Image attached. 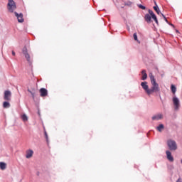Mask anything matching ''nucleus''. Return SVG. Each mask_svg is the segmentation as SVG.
I'll return each instance as SVG.
<instances>
[{
	"instance_id": "393cba45",
	"label": "nucleus",
	"mask_w": 182,
	"mask_h": 182,
	"mask_svg": "<svg viewBox=\"0 0 182 182\" xmlns=\"http://www.w3.org/2000/svg\"><path fill=\"white\" fill-rule=\"evenodd\" d=\"M28 92L29 93H31V95L33 99H35V92H33L31 91V90H29V89L28 90Z\"/></svg>"
},
{
	"instance_id": "5701e85b",
	"label": "nucleus",
	"mask_w": 182,
	"mask_h": 182,
	"mask_svg": "<svg viewBox=\"0 0 182 182\" xmlns=\"http://www.w3.org/2000/svg\"><path fill=\"white\" fill-rule=\"evenodd\" d=\"M44 135H45V137H46V140L48 143L49 141V137L48 136V132H46V130L44 131Z\"/></svg>"
},
{
	"instance_id": "bb28decb",
	"label": "nucleus",
	"mask_w": 182,
	"mask_h": 182,
	"mask_svg": "<svg viewBox=\"0 0 182 182\" xmlns=\"http://www.w3.org/2000/svg\"><path fill=\"white\" fill-rule=\"evenodd\" d=\"M125 6H130L132 5V2L131 1H127L124 4Z\"/></svg>"
},
{
	"instance_id": "9d476101",
	"label": "nucleus",
	"mask_w": 182,
	"mask_h": 182,
	"mask_svg": "<svg viewBox=\"0 0 182 182\" xmlns=\"http://www.w3.org/2000/svg\"><path fill=\"white\" fill-rule=\"evenodd\" d=\"M166 154L169 161H171V162L174 161V158L173 157V156H171V152H170V151H166Z\"/></svg>"
},
{
	"instance_id": "f8f14e48",
	"label": "nucleus",
	"mask_w": 182,
	"mask_h": 182,
	"mask_svg": "<svg viewBox=\"0 0 182 182\" xmlns=\"http://www.w3.org/2000/svg\"><path fill=\"white\" fill-rule=\"evenodd\" d=\"M32 156H33V150L29 149V150L26 151V159H31V157H32Z\"/></svg>"
},
{
	"instance_id": "a211bd4d",
	"label": "nucleus",
	"mask_w": 182,
	"mask_h": 182,
	"mask_svg": "<svg viewBox=\"0 0 182 182\" xmlns=\"http://www.w3.org/2000/svg\"><path fill=\"white\" fill-rule=\"evenodd\" d=\"M0 168H1V170H5V168H6V164H5L4 162H1L0 163Z\"/></svg>"
},
{
	"instance_id": "0eeeda50",
	"label": "nucleus",
	"mask_w": 182,
	"mask_h": 182,
	"mask_svg": "<svg viewBox=\"0 0 182 182\" xmlns=\"http://www.w3.org/2000/svg\"><path fill=\"white\" fill-rule=\"evenodd\" d=\"M15 16H16L17 19H18V22H19L20 23H22V22H23V14H22V13L18 14V12L15 11L14 12Z\"/></svg>"
},
{
	"instance_id": "39448f33",
	"label": "nucleus",
	"mask_w": 182,
	"mask_h": 182,
	"mask_svg": "<svg viewBox=\"0 0 182 182\" xmlns=\"http://www.w3.org/2000/svg\"><path fill=\"white\" fill-rule=\"evenodd\" d=\"M173 103L175 110H178L180 109V100L175 96L173 97Z\"/></svg>"
},
{
	"instance_id": "f257e3e1",
	"label": "nucleus",
	"mask_w": 182,
	"mask_h": 182,
	"mask_svg": "<svg viewBox=\"0 0 182 182\" xmlns=\"http://www.w3.org/2000/svg\"><path fill=\"white\" fill-rule=\"evenodd\" d=\"M151 87L149 88V90L148 91V96H150V95H153V93H158V92H160V87H159V84L156 82H151Z\"/></svg>"
},
{
	"instance_id": "b1692460",
	"label": "nucleus",
	"mask_w": 182,
	"mask_h": 182,
	"mask_svg": "<svg viewBox=\"0 0 182 182\" xmlns=\"http://www.w3.org/2000/svg\"><path fill=\"white\" fill-rule=\"evenodd\" d=\"M133 36H134V41H136V42H139V43H140V41H139V40L137 39V33H134Z\"/></svg>"
},
{
	"instance_id": "7ed1b4c3",
	"label": "nucleus",
	"mask_w": 182,
	"mask_h": 182,
	"mask_svg": "<svg viewBox=\"0 0 182 182\" xmlns=\"http://www.w3.org/2000/svg\"><path fill=\"white\" fill-rule=\"evenodd\" d=\"M23 54L24 55L27 62H28V63L30 65L32 64V58H31V55H29V53H28V48H26V46H24L22 50Z\"/></svg>"
},
{
	"instance_id": "4468645a",
	"label": "nucleus",
	"mask_w": 182,
	"mask_h": 182,
	"mask_svg": "<svg viewBox=\"0 0 182 182\" xmlns=\"http://www.w3.org/2000/svg\"><path fill=\"white\" fill-rule=\"evenodd\" d=\"M3 107L4 109H9V107H11V104L9 102L5 101L3 103Z\"/></svg>"
},
{
	"instance_id": "c756f323",
	"label": "nucleus",
	"mask_w": 182,
	"mask_h": 182,
	"mask_svg": "<svg viewBox=\"0 0 182 182\" xmlns=\"http://www.w3.org/2000/svg\"><path fill=\"white\" fill-rule=\"evenodd\" d=\"M168 25H170V26H173V28H175V26H173V24L171 23H170V22L168 23Z\"/></svg>"
},
{
	"instance_id": "dca6fc26",
	"label": "nucleus",
	"mask_w": 182,
	"mask_h": 182,
	"mask_svg": "<svg viewBox=\"0 0 182 182\" xmlns=\"http://www.w3.org/2000/svg\"><path fill=\"white\" fill-rule=\"evenodd\" d=\"M164 129V125L162 124H159V126H158V127H156V130H157L158 132H163Z\"/></svg>"
},
{
	"instance_id": "423d86ee",
	"label": "nucleus",
	"mask_w": 182,
	"mask_h": 182,
	"mask_svg": "<svg viewBox=\"0 0 182 182\" xmlns=\"http://www.w3.org/2000/svg\"><path fill=\"white\" fill-rule=\"evenodd\" d=\"M11 97H12V92L9 90H6L4 92V100H6L7 102H11Z\"/></svg>"
},
{
	"instance_id": "2eb2a0df",
	"label": "nucleus",
	"mask_w": 182,
	"mask_h": 182,
	"mask_svg": "<svg viewBox=\"0 0 182 182\" xmlns=\"http://www.w3.org/2000/svg\"><path fill=\"white\" fill-rule=\"evenodd\" d=\"M141 73H142L141 80H146V79H147V73H146V70H143Z\"/></svg>"
},
{
	"instance_id": "4be33fe9",
	"label": "nucleus",
	"mask_w": 182,
	"mask_h": 182,
	"mask_svg": "<svg viewBox=\"0 0 182 182\" xmlns=\"http://www.w3.org/2000/svg\"><path fill=\"white\" fill-rule=\"evenodd\" d=\"M171 89L172 93H176V92L177 90V88L176 87V86L171 85Z\"/></svg>"
},
{
	"instance_id": "1a4fd4ad",
	"label": "nucleus",
	"mask_w": 182,
	"mask_h": 182,
	"mask_svg": "<svg viewBox=\"0 0 182 182\" xmlns=\"http://www.w3.org/2000/svg\"><path fill=\"white\" fill-rule=\"evenodd\" d=\"M39 92L41 97H46L48 96V90L46 88H41Z\"/></svg>"
},
{
	"instance_id": "412c9836",
	"label": "nucleus",
	"mask_w": 182,
	"mask_h": 182,
	"mask_svg": "<svg viewBox=\"0 0 182 182\" xmlns=\"http://www.w3.org/2000/svg\"><path fill=\"white\" fill-rule=\"evenodd\" d=\"M21 119L23 122H28V116H26V114L21 115Z\"/></svg>"
},
{
	"instance_id": "aec40b11",
	"label": "nucleus",
	"mask_w": 182,
	"mask_h": 182,
	"mask_svg": "<svg viewBox=\"0 0 182 182\" xmlns=\"http://www.w3.org/2000/svg\"><path fill=\"white\" fill-rule=\"evenodd\" d=\"M150 80H151V83H153L156 82V79L154 78V75H153L152 73L149 74Z\"/></svg>"
},
{
	"instance_id": "7c9ffc66",
	"label": "nucleus",
	"mask_w": 182,
	"mask_h": 182,
	"mask_svg": "<svg viewBox=\"0 0 182 182\" xmlns=\"http://www.w3.org/2000/svg\"><path fill=\"white\" fill-rule=\"evenodd\" d=\"M12 55H13V56H15V51H12Z\"/></svg>"
},
{
	"instance_id": "2f4dec72",
	"label": "nucleus",
	"mask_w": 182,
	"mask_h": 182,
	"mask_svg": "<svg viewBox=\"0 0 182 182\" xmlns=\"http://www.w3.org/2000/svg\"><path fill=\"white\" fill-rule=\"evenodd\" d=\"M176 182H181V180L180 178H178Z\"/></svg>"
},
{
	"instance_id": "cd10ccee",
	"label": "nucleus",
	"mask_w": 182,
	"mask_h": 182,
	"mask_svg": "<svg viewBox=\"0 0 182 182\" xmlns=\"http://www.w3.org/2000/svg\"><path fill=\"white\" fill-rule=\"evenodd\" d=\"M139 8H140V9H143V10L146 9V6H143L141 4L139 5Z\"/></svg>"
},
{
	"instance_id": "a878e982",
	"label": "nucleus",
	"mask_w": 182,
	"mask_h": 182,
	"mask_svg": "<svg viewBox=\"0 0 182 182\" xmlns=\"http://www.w3.org/2000/svg\"><path fill=\"white\" fill-rule=\"evenodd\" d=\"M161 15L163 16L165 22L168 23V21L167 20V18H166V16H164V14H161Z\"/></svg>"
},
{
	"instance_id": "9b49d317",
	"label": "nucleus",
	"mask_w": 182,
	"mask_h": 182,
	"mask_svg": "<svg viewBox=\"0 0 182 182\" xmlns=\"http://www.w3.org/2000/svg\"><path fill=\"white\" fill-rule=\"evenodd\" d=\"M161 119H163L162 114H157L152 117V120H161Z\"/></svg>"
},
{
	"instance_id": "c85d7f7f",
	"label": "nucleus",
	"mask_w": 182,
	"mask_h": 182,
	"mask_svg": "<svg viewBox=\"0 0 182 182\" xmlns=\"http://www.w3.org/2000/svg\"><path fill=\"white\" fill-rule=\"evenodd\" d=\"M153 19L156 22V25H159V20H157V16H155Z\"/></svg>"
},
{
	"instance_id": "72a5a7b5",
	"label": "nucleus",
	"mask_w": 182,
	"mask_h": 182,
	"mask_svg": "<svg viewBox=\"0 0 182 182\" xmlns=\"http://www.w3.org/2000/svg\"><path fill=\"white\" fill-rule=\"evenodd\" d=\"M154 4H155V6H158L156 1H154Z\"/></svg>"
},
{
	"instance_id": "f03ea898",
	"label": "nucleus",
	"mask_w": 182,
	"mask_h": 182,
	"mask_svg": "<svg viewBox=\"0 0 182 182\" xmlns=\"http://www.w3.org/2000/svg\"><path fill=\"white\" fill-rule=\"evenodd\" d=\"M7 9L9 12L13 14V12L16 9V4L14 0H9L7 4Z\"/></svg>"
},
{
	"instance_id": "f3484780",
	"label": "nucleus",
	"mask_w": 182,
	"mask_h": 182,
	"mask_svg": "<svg viewBox=\"0 0 182 182\" xmlns=\"http://www.w3.org/2000/svg\"><path fill=\"white\" fill-rule=\"evenodd\" d=\"M154 9L158 15H160V14H162L161 12H160V8H159V6H154Z\"/></svg>"
},
{
	"instance_id": "6e6552de",
	"label": "nucleus",
	"mask_w": 182,
	"mask_h": 182,
	"mask_svg": "<svg viewBox=\"0 0 182 182\" xmlns=\"http://www.w3.org/2000/svg\"><path fill=\"white\" fill-rule=\"evenodd\" d=\"M141 86L142 87V89H144V90L145 91V92L146 93V95H149V90L150 88H149V85H147V82H142L141 83Z\"/></svg>"
},
{
	"instance_id": "473e14b6",
	"label": "nucleus",
	"mask_w": 182,
	"mask_h": 182,
	"mask_svg": "<svg viewBox=\"0 0 182 182\" xmlns=\"http://www.w3.org/2000/svg\"><path fill=\"white\" fill-rule=\"evenodd\" d=\"M176 33H180V32L178 31V30H176Z\"/></svg>"
},
{
	"instance_id": "6ab92c4d",
	"label": "nucleus",
	"mask_w": 182,
	"mask_h": 182,
	"mask_svg": "<svg viewBox=\"0 0 182 182\" xmlns=\"http://www.w3.org/2000/svg\"><path fill=\"white\" fill-rule=\"evenodd\" d=\"M149 15H150V16L152 18V19L154 18H156V14H154V12H153V11L151 10H149Z\"/></svg>"
},
{
	"instance_id": "ddd939ff",
	"label": "nucleus",
	"mask_w": 182,
	"mask_h": 182,
	"mask_svg": "<svg viewBox=\"0 0 182 182\" xmlns=\"http://www.w3.org/2000/svg\"><path fill=\"white\" fill-rule=\"evenodd\" d=\"M144 19L147 23H151V16H150V14H146L144 16Z\"/></svg>"
},
{
	"instance_id": "20e7f679",
	"label": "nucleus",
	"mask_w": 182,
	"mask_h": 182,
	"mask_svg": "<svg viewBox=\"0 0 182 182\" xmlns=\"http://www.w3.org/2000/svg\"><path fill=\"white\" fill-rule=\"evenodd\" d=\"M167 145L169 150H176L177 149V143L176 141L169 139L167 141Z\"/></svg>"
},
{
	"instance_id": "f704fd0d",
	"label": "nucleus",
	"mask_w": 182,
	"mask_h": 182,
	"mask_svg": "<svg viewBox=\"0 0 182 182\" xmlns=\"http://www.w3.org/2000/svg\"><path fill=\"white\" fill-rule=\"evenodd\" d=\"M181 163L182 164V159H181Z\"/></svg>"
}]
</instances>
